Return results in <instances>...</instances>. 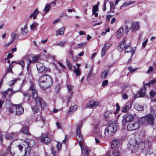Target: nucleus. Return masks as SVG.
I'll use <instances>...</instances> for the list:
<instances>
[{"instance_id": "nucleus-47", "label": "nucleus", "mask_w": 156, "mask_h": 156, "mask_svg": "<svg viewBox=\"0 0 156 156\" xmlns=\"http://www.w3.org/2000/svg\"><path fill=\"white\" fill-rule=\"evenodd\" d=\"M56 147H57V149L58 150H59L62 148V144L58 142L57 144L56 145Z\"/></svg>"}, {"instance_id": "nucleus-16", "label": "nucleus", "mask_w": 156, "mask_h": 156, "mask_svg": "<svg viewBox=\"0 0 156 156\" xmlns=\"http://www.w3.org/2000/svg\"><path fill=\"white\" fill-rule=\"evenodd\" d=\"M98 105V102L96 101H90L87 104V106L92 109L95 108Z\"/></svg>"}, {"instance_id": "nucleus-62", "label": "nucleus", "mask_w": 156, "mask_h": 156, "mask_svg": "<svg viewBox=\"0 0 156 156\" xmlns=\"http://www.w3.org/2000/svg\"><path fill=\"white\" fill-rule=\"evenodd\" d=\"M116 21L115 19L114 18H112L111 19V23L112 24H113Z\"/></svg>"}, {"instance_id": "nucleus-44", "label": "nucleus", "mask_w": 156, "mask_h": 156, "mask_svg": "<svg viewBox=\"0 0 156 156\" xmlns=\"http://www.w3.org/2000/svg\"><path fill=\"white\" fill-rule=\"evenodd\" d=\"M111 46V44L109 43H107L103 47V48H104L105 50H107Z\"/></svg>"}, {"instance_id": "nucleus-8", "label": "nucleus", "mask_w": 156, "mask_h": 156, "mask_svg": "<svg viewBox=\"0 0 156 156\" xmlns=\"http://www.w3.org/2000/svg\"><path fill=\"white\" fill-rule=\"evenodd\" d=\"M155 118L156 114H150L143 118L142 121L144 123H148L152 125L154 124Z\"/></svg>"}, {"instance_id": "nucleus-24", "label": "nucleus", "mask_w": 156, "mask_h": 156, "mask_svg": "<svg viewBox=\"0 0 156 156\" xmlns=\"http://www.w3.org/2000/svg\"><path fill=\"white\" fill-rule=\"evenodd\" d=\"M21 132L27 135H30L28 131V128L27 126L23 127L21 130Z\"/></svg>"}, {"instance_id": "nucleus-9", "label": "nucleus", "mask_w": 156, "mask_h": 156, "mask_svg": "<svg viewBox=\"0 0 156 156\" xmlns=\"http://www.w3.org/2000/svg\"><path fill=\"white\" fill-rule=\"evenodd\" d=\"M39 56H35L34 54H30L26 56L24 59L28 61L27 63V68L28 69L30 66V64L33 62H36L39 59Z\"/></svg>"}, {"instance_id": "nucleus-29", "label": "nucleus", "mask_w": 156, "mask_h": 156, "mask_svg": "<svg viewBox=\"0 0 156 156\" xmlns=\"http://www.w3.org/2000/svg\"><path fill=\"white\" fill-rule=\"evenodd\" d=\"M131 105H127L125 107L123 108L122 109V111L123 112H127L131 108Z\"/></svg>"}, {"instance_id": "nucleus-14", "label": "nucleus", "mask_w": 156, "mask_h": 156, "mask_svg": "<svg viewBox=\"0 0 156 156\" xmlns=\"http://www.w3.org/2000/svg\"><path fill=\"white\" fill-rule=\"evenodd\" d=\"M17 134L16 133H8L5 135L6 139L9 140H16L17 138Z\"/></svg>"}, {"instance_id": "nucleus-64", "label": "nucleus", "mask_w": 156, "mask_h": 156, "mask_svg": "<svg viewBox=\"0 0 156 156\" xmlns=\"http://www.w3.org/2000/svg\"><path fill=\"white\" fill-rule=\"evenodd\" d=\"M79 33L80 35H85V32L82 30L79 31Z\"/></svg>"}, {"instance_id": "nucleus-28", "label": "nucleus", "mask_w": 156, "mask_h": 156, "mask_svg": "<svg viewBox=\"0 0 156 156\" xmlns=\"http://www.w3.org/2000/svg\"><path fill=\"white\" fill-rule=\"evenodd\" d=\"M135 2L134 1L132 2L130 1L129 2H125L120 7V9H122V8L123 7H125L128 5H130L131 4L135 3Z\"/></svg>"}, {"instance_id": "nucleus-13", "label": "nucleus", "mask_w": 156, "mask_h": 156, "mask_svg": "<svg viewBox=\"0 0 156 156\" xmlns=\"http://www.w3.org/2000/svg\"><path fill=\"white\" fill-rule=\"evenodd\" d=\"M16 114L18 115H20L23 114L24 112L23 108L20 105H16Z\"/></svg>"}, {"instance_id": "nucleus-46", "label": "nucleus", "mask_w": 156, "mask_h": 156, "mask_svg": "<svg viewBox=\"0 0 156 156\" xmlns=\"http://www.w3.org/2000/svg\"><path fill=\"white\" fill-rule=\"evenodd\" d=\"M16 105H13L9 108V112L11 113H12L14 112V110L16 109Z\"/></svg>"}, {"instance_id": "nucleus-51", "label": "nucleus", "mask_w": 156, "mask_h": 156, "mask_svg": "<svg viewBox=\"0 0 156 156\" xmlns=\"http://www.w3.org/2000/svg\"><path fill=\"white\" fill-rule=\"evenodd\" d=\"M52 154L53 156H58L57 154L56 153L55 151L54 150V148H51Z\"/></svg>"}, {"instance_id": "nucleus-63", "label": "nucleus", "mask_w": 156, "mask_h": 156, "mask_svg": "<svg viewBox=\"0 0 156 156\" xmlns=\"http://www.w3.org/2000/svg\"><path fill=\"white\" fill-rule=\"evenodd\" d=\"M69 54L72 56V58H73V51L70 50L69 51Z\"/></svg>"}, {"instance_id": "nucleus-56", "label": "nucleus", "mask_w": 156, "mask_h": 156, "mask_svg": "<svg viewBox=\"0 0 156 156\" xmlns=\"http://www.w3.org/2000/svg\"><path fill=\"white\" fill-rule=\"evenodd\" d=\"M153 70V68L152 66H150L149 69L147 72V73H149L151 72Z\"/></svg>"}, {"instance_id": "nucleus-45", "label": "nucleus", "mask_w": 156, "mask_h": 156, "mask_svg": "<svg viewBox=\"0 0 156 156\" xmlns=\"http://www.w3.org/2000/svg\"><path fill=\"white\" fill-rule=\"evenodd\" d=\"M74 72L77 76H79L80 75V72L78 69H75L74 70Z\"/></svg>"}, {"instance_id": "nucleus-43", "label": "nucleus", "mask_w": 156, "mask_h": 156, "mask_svg": "<svg viewBox=\"0 0 156 156\" xmlns=\"http://www.w3.org/2000/svg\"><path fill=\"white\" fill-rule=\"evenodd\" d=\"M154 154H153V152L150 151H147L146 154V156H154Z\"/></svg>"}, {"instance_id": "nucleus-1", "label": "nucleus", "mask_w": 156, "mask_h": 156, "mask_svg": "<svg viewBox=\"0 0 156 156\" xmlns=\"http://www.w3.org/2000/svg\"><path fill=\"white\" fill-rule=\"evenodd\" d=\"M35 143V141L32 139H28L26 141L22 140L21 142L22 145H19L17 146L20 152V154L18 156H27L30 153V148L34 145Z\"/></svg>"}, {"instance_id": "nucleus-30", "label": "nucleus", "mask_w": 156, "mask_h": 156, "mask_svg": "<svg viewBox=\"0 0 156 156\" xmlns=\"http://www.w3.org/2000/svg\"><path fill=\"white\" fill-rule=\"evenodd\" d=\"M38 26V24L37 23L35 22H34L30 26V30L33 31H34Z\"/></svg>"}, {"instance_id": "nucleus-2", "label": "nucleus", "mask_w": 156, "mask_h": 156, "mask_svg": "<svg viewBox=\"0 0 156 156\" xmlns=\"http://www.w3.org/2000/svg\"><path fill=\"white\" fill-rule=\"evenodd\" d=\"M82 126V124H81L78 125L77 126L76 131L77 138L79 145L81 147L82 153L83 154H84L85 156H88L90 155L89 152L90 150L88 147L85 145L84 142L82 140L80 132V128Z\"/></svg>"}, {"instance_id": "nucleus-7", "label": "nucleus", "mask_w": 156, "mask_h": 156, "mask_svg": "<svg viewBox=\"0 0 156 156\" xmlns=\"http://www.w3.org/2000/svg\"><path fill=\"white\" fill-rule=\"evenodd\" d=\"M117 129V126L115 124H111L106 128L104 134L106 136H112L116 131Z\"/></svg>"}, {"instance_id": "nucleus-3", "label": "nucleus", "mask_w": 156, "mask_h": 156, "mask_svg": "<svg viewBox=\"0 0 156 156\" xmlns=\"http://www.w3.org/2000/svg\"><path fill=\"white\" fill-rule=\"evenodd\" d=\"M29 91H32L33 97L35 101L36 105H39L41 108H43L46 106V104L43 100L38 97L37 91L35 89V87L33 85L30 87Z\"/></svg>"}, {"instance_id": "nucleus-12", "label": "nucleus", "mask_w": 156, "mask_h": 156, "mask_svg": "<svg viewBox=\"0 0 156 156\" xmlns=\"http://www.w3.org/2000/svg\"><path fill=\"white\" fill-rule=\"evenodd\" d=\"M67 89L69 94H70L67 98L68 101H69L72 97L74 87L72 85L69 84L67 85Z\"/></svg>"}, {"instance_id": "nucleus-21", "label": "nucleus", "mask_w": 156, "mask_h": 156, "mask_svg": "<svg viewBox=\"0 0 156 156\" xmlns=\"http://www.w3.org/2000/svg\"><path fill=\"white\" fill-rule=\"evenodd\" d=\"M124 30L122 28H120L117 33V38H119L123 35Z\"/></svg>"}, {"instance_id": "nucleus-15", "label": "nucleus", "mask_w": 156, "mask_h": 156, "mask_svg": "<svg viewBox=\"0 0 156 156\" xmlns=\"http://www.w3.org/2000/svg\"><path fill=\"white\" fill-rule=\"evenodd\" d=\"M36 66L39 73H42L45 69V67L43 64L39 62H37Z\"/></svg>"}, {"instance_id": "nucleus-55", "label": "nucleus", "mask_w": 156, "mask_h": 156, "mask_svg": "<svg viewBox=\"0 0 156 156\" xmlns=\"http://www.w3.org/2000/svg\"><path fill=\"white\" fill-rule=\"evenodd\" d=\"M108 83V80H104L102 84V86H104L107 85Z\"/></svg>"}, {"instance_id": "nucleus-11", "label": "nucleus", "mask_w": 156, "mask_h": 156, "mask_svg": "<svg viewBox=\"0 0 156 156\" xmlns=\"http://www.w3.org/2000/svg\"><path fill=\"white\" fill-rule=\"evenodd\" d=\"M140 126V123L137 122L130 123L127 125V129L129 131H134L138 129Z\"/></svg>"}, {"instance_id": "nucleus-35", "label": "nucleus", "mask_w": 156, "mask_h": 156, "mask_svg": "<svg viewBox=\"0 0 156 156\" xmlns=\"http://www.w3.org/2000/svg\"><path fill=\"white\" fill-rule=\"evenodd\" d=\"M113 113V112L112 111H107L104 114V117L105 118H107L109 117V115Z\"/></svg>"}, {"instance_id": "nucleus-48", "label": "nucleus", "mask_w": 156, "mask_h": 156, "mask_svg": "<svg viewBox=\"0 0 156 156\" xmlns=\"http://www.w3.org/2000/svg\"><path fill=\"white\" fill-rule=\"evenodd\" d=\"M156 94V92L155 91H154L153 90H151L150 93V94L151 97H154Z\"/></svg>"}, {"instance_id": "nucleus-17", "label": "nucleus", "mask_w": 156, "mask_h": 156, "mask_svg": "<svg viewBox=\"0 0 156 156\" xmlns=\"http://www.w3.org/2000/svg\"><path fill=\"white\" fill-rule=\"evenodd\" d=\"M126 41V38H124L122 41L120 42L118 47V49L119 51H122L126 45L125 42Z\"/></svg>"}, {"instance_id": "nucleus-40", "label": "nucleus", "mask_w": 156, "mask_h": 156, "mask_svg": "<svg viewBox=\"0 0 156 156\" xmlns=\"http://www.w3.org/2000/svg\"><path fill=\"white\" fill-rule=\"evenodd\" d=\"M12 66H11V64H10L9 66V68H7L6 69V71L8 73H13V72L12 70Z\"/></svg>"}, {"instance_id": "nucleus-18", "label": "nucleus", "mask_w": 156, "mask_h": 156, "mask_svg": "<svg viewBox=\"0 0 156 156\" xmlns=\"http://www.w3.org/2000/svg\"><path fill=\"white\" fill-rule=\"evenodd\" d=\"M21 32L20 33V35H22L26 34L28 32L27 25L25 24L23 28H21Z\"/></svg>"}, {"instance_id": "nucleus-20", "label": "nucleus", "mask_w": 156, "mask_h": 156, "mask_svg": "<svg viewBox=\"0 0 156 156\" xmlns=\"http://www.w3.org/2000/svg\"><path fill=\"white\" fill-rule=\"evenodd\" d=\"M12 37V42H13L15 39L18 37V35L17 34V30L14 31L11 34Z\"/></svg>"}, {"instance_id": "nucleus-34", "label": "nucleus", "mask_w": 156, "mask_h": 156, "mask_svg": "<svg viewBox=\"0 0 156 156\" xmlns=\"http://www.w3.org/2000/svg\"><path fill=\"white\" fill-rule=\"evenodd\" d=\"M40 108L39 106L36 105L32 108V110L34 113H35L39 112Z\"/></svg>"}, {"instance_id": "nucleus-25", "label": "nucleus", "mask_w": 156, "mask_h": 156, "mask_svg": "<svg viewBox=\"0 0 156 156\" xmlns=\"http://www.w3.org/2000/svg\"><path fill=\"white\" fill-rule=\"evenodd\" d=\"M145 90L146 88L145 87H144L141 89V90L139 91L138 93V94L139 95V97H143L145 96Z\"/></svg>"}, {"instance_id": "nucleus-57", "label": "nucleus", "mask_w": 156, "mask_h": 156, "mask_svg": "<svg viewBox=\"0 0 156 156\" xmlns=\"http://www.w3.org/2000/svg\"><path fill=\"white\" fill-rule=\"evenodd\" d=\"M147 40L146 41H144V42H143V43H142V47H143V48H144L146 46V45L147 44Z\"/></svg>"}, {"instance_id": "nucleus-4", "label": "nucleus", "mask_w": 156, "mask_h": 156, "mask_svg": "<svg viewBox=\"0 0 156 156\" xmlns=\"http://www.w3.org/2000/svg\"><path fill=\"white\" fill-rule=\"evenodd\" d=\"M145 147V143L142 142H138L136 141L134 144L131 145V142L127 144V147L129 149L131 150V152L135 153L136 152L141 151Z\"/></svg>"}, {"instance_id": "nucleus-33", "label": "nucleus", "mask_w": 156, "mask_h": 156, "mask_svg": "<svg viewBox=\"0 0 156 156\" xmlns=\"http://www.w3.org/2000/svg\"><path fill=\"white\" fill-rule=\"evenodd\" d=\"M64 27H62L58 31H56V33L57 34L63 35L64 33Z\"/></svg>"}, {"instance_id": "nucleus-61", "label": "nucleus", "mask_w": 156, "mask_h": 156, "mask_svg": "<svg viewBox=\"0 0 156 156\" xmlns=\"http://www.w3.org/2000/svg\"><path fill=\"white\" fill-rule=\"evenodd\" d=\"M155 83H156V79L151 80L150 82V83L152 84H153Z\"/></svg>"}, {"instance_id": "nucleus-23", "label": "nucleus", "mask_w": 156, "mask_h": 156, "mask_svg": "<svg viewBox=\"0 0 156 156\" xmlns=\"http://www.w3.org/2000/svg\"><path fill=\"white\" fill-rule=\"evenodd\" d=\"M77 107V106L76 105L71 107L68 111V113L69 114H71L73 113L76 110Z\"/></svg>"}, {"instance_id": "nucleus-36", "label": "nucleus", "mask_w": 156, "mask_h": 156, "mask_svg": "<svg viewBox=\"0 0 156 156\" xmlns=\"http://www.w3.org/2000/svg\"><path fill=\"white\" fill-rule=\"evenodd\" d=\"M66 41H62L60 42L59 43L57 44V46H60L61 47H64L66 44Z\"/></svg>"}, {"instance_id": "nucleus-49", "label": "nucleus", "mask_w": 156, "mask_h": 156, "mask_svg": "<svg viewBox=\"0 0 156 156\" xmlns=\"http://www.w3.org/2000/svg\"><path fill=\"white\" fill-rule=\"evenodd\" d=\"M116 106L117 107V108L116 111L114 112V114H116L120 109V106L118 103L116 104Z\"/></svg>"}, {"instance_id": "nucleus-54", "label": "nucleus", "mask_w": 156, "mask_h": 156, "mask_svg": "<svg viewBox=\"0 0 156 156\" xmlns=\"http://www.w3.org/2000/svg\"><path fill=\"white\" fill-rule=\"evenodd\" d=\"M122 98L124 99H127L128 98V96L126 94H123L122 95Z\"/></svg>"}, {"instance_id": "nucleus-26", "label": "nucleus", "mask_w": 156, "mask_h": 156, "mask_svg": "<svg viewBox=\"0 0 156 156\" xmlns=\"http://www.w3.org/2000/svg\"><path fill=\"white\" fill-rule=\"evenodd\" d=\"M109 74V73L107 70L104 71L101 74V78L103 79H105Z\"/></svg>"}, {"instance_id": "nucleus-59", "label": "nucleus", "mask_w": 156, "mask_h": 156, "mask_svg": "<svg viewBox=\"0 0 156 156\" xmlns=\"http://www.w3.org/2000/svg\"><path fill=\"white\" fill-rule=\"evenodd\" d=\"M24 97L28 98V99L30 97V95L28 94L24 93Z\"/></svg>"}, {"instance_id": "nucleus-22", "label": "nucleus", "mask_w": 156, "mask_h": 156, "mask_svg": "<svg viewBox=\"0 0 156 156\" xmlns=\"http://www.w3.org/2000/svg\"><path fill=\"white\" fill-rule=\"evenodd\" d=\"M119 143L120 142L119 140H118L116 139L113 140L112 142V147L113 148H115L117 146Z\"/></svg>"}, {"instance_id": "nucleus-53", "label": "nucleus", "mask_w": 156, "mask_h": 156, "mask_svg": "<svg viewBox=\"0 0 156 156\" xmlns=\"http://www.w3.org/2000/svg\"><path fill=\"white\" fill-rule=\"evenodd\" d=\"M106 50L102 48L101 51V55L102 56H103L105 55Z\"/></svg>"}, {"instance_id": "nucleus-19", "label": "nucleus", "mask_w": 156, "mask_h": 156, "mask_svg": "<svg viewBox=\"0 0 156 156\" xmlns=\"http://www.w3.org/2000/svg\"><path fill=\"white\" fill-rule=\"evenodd\" d=\"M39 12L38 9H36L33 13H32L30 16V18H33L34 20L35 19Z\"/></svg>"}, {"instance_id": "nucleus-6", "label": "nucleus", "mask_w": 156, "mask_h": 156, "mask_svg": "<svg viewBox=\"0 0 156 156\" xmlns=\"http://www.w3.org/2000/svg\"><path fill=\"white\" fill-rule=\"evenodd\" d=\"M125 27L127 33L129 30H131L132 31H133L137 30L139 28V25L137 22L132 23L129 22H126L125 23Z\"/></svg>"}, {"instance_id": "nucleus-5", "label": "nucleus", "mask_w": 156, "mask_h": 156, "mask_svg": "<svg viewBox=\"0 0 156 156\" xmlns=\"http://www.w3.org/2000/svg\"><path fill=\"white\" fill-rule=\"evenodd\" d=\"M39 80L41 83H45L44 86L43 88L44 90L49 88L52 84V79L47 74L42 76Z\"/></svg>"}, {"instance_id": "nucleus-32", "label": "nucleus", "mask_w": 156, "mask_h": 156, "mask_svg": "<svg viewBox=\"0 0 156 156\" xmlns=\"http://www.w3.org/2000/svg\"><path fill=\"white\" fill-rule=\"evenodd\" d=\"M50 141V139L47 136H45L42 138V142L45 143H48Z\"/></svg>"}, {"instance_id": "nucleus-42", "label": "nucleus", "mask_w": 156, "mask_h": 156, "mask_svg": "<svg viewBox=\"0 0 156 156\" xmlns=\"http://www.w3.org/2000/svg\"><path fill=\"white\" fill-rule=\"evenodd\" d=\"M50 5L47 4L45 5L44 8V10L47 12H48L50 10Z\"/></svg>"}, {"instance_id": "nucleus-60", "label": "nucleus", "mask_w": 156, "mask_h": 156, "mask_svg": "<svg viewBox=\"0 0 156 156\" xmlns=\"http://www.w3.org/2000/svg\"><path fill=\"white\" fill-rule=\"evenodd\" d=\"M73 60L75 62H76L78 60L79 58L77 56H75L74 57L73 56Z\"/></svg>"}, {"instance_id": "nucleus-37", "label": "nucleus", "mask_w": 156, "mask_h": 156, "mask_svg": "<svg viewBox=\"0 0 156 156\" xmlns=\"http://www.w3.org/2000/svg\"><path fill=\"white\" fill-rule=\"evenodd\" d=\"M113 156H120V153L119 151L116 150L113 151Z\"/></svg>"}, {"instance_id": "nucleus-50", "label": "nucleus", "mask_w": 156, "mask_h": 156, "mask_svg": "<svg viewBox=\"0 0 156 156\" xmlns=\"http://www.w3.org/2000/svg\"><path fill=\"white\" fill-rule=\"evenodd\" d=\"M48 58L49 59H51L54 61L55 60V57L54 55L52 56L50 55H48Z\"/></svg>"}, {"instance_id": "nucleus-58", "label": "nucleus", "mask_w": 156, "mask_h": 156, "mask_svg": "<svg viewBox=\"0 0 156 156\" xmlns=\"http://www.w3.org/2000/svg\"><path fill=\"white\" fill-rule=\"evenodd\" d=\"M112 16V15H108L106 17L107 21V22L109 21L110 18Z\"/></svg>"}, {"instance_id": "nucleus-39", "label": "nucleus", "mask_w": 156, "mask_h": 156, "mask_svg": "<svg viewBox=\"0 0 156 156\" xmlns=\"http://www.w3.org/2000/svg\"><path fill=\"white\" fill-rule=\"evenodd\" d=\"M125 51L127 52H131V54L134 51H132V49L129 46H126L125 48Z\"/></svg>"}, {"instance_id": "nucleus-38", "label": "nucleus", "mask_w": 156, "mask_h": 156, "mask_svg": "<svg viewBox=\"0 0 156 156\" xmlns=\"http://www.w3.org/2000/svg\"><path fill=\"white\" fill-rule=\"evenodd\" d=\"M20 80L19 78L14 79V80L11 81L9 83V85L10 86H12L16 81Z\"/></svg>"}, {"instance_id": "nucleus-52", "label": "nucleus", "mask_w": 156, "mask_h": 156, "mask_svg": "<svg viewBox=\"0 0 156 156\" xmlns=\"http://www.w3.org/2000/svg\"><path fill=\"white\" fill-rule=\"evenodd\" d=\"M17 64L20 65L23 68L24 67L25 64L24 63V62L23 61H22L18 62Z\"/></svg>"}, {"instance_id": "nucleus-27", "label": "nucleus", "mask_w": 156, "mask_h": 156, "mask_svg": "<svg viewBox=\"0 0 156 156\" xmlns=\"http://www.w3.org/2000/svg\"><path fill=\"white\" fill-rule=\"evenodd\" d=\"M135 108L138 111H142L144 110V107L141 105L136 104L135 106Z\"/></svg>"}, {"instance_id": "nucleus-41", "label": "nucleus", "mask_w": 156, "mask_h": 156, "mask_svg": "<svg viewBox=\"0 0 156 156\" xmlns=\"http://www.w3.org/2000/svg\"><path fill=\"white\" fill-rule=\"evenodd\" d=\"M98 10V6L97 5H94L93 7L92 10L93 14H94V12H96Z\"/></svg>"}, {"instance_id": "nucleus-31", "label": "nucleus", "mask_w": 156, "mask_h": 156, "mask_svg": "<svg viewBox=\"0 0 156 156\" xmlns=\"http://www.w3.org/2000/svg\"><path fill=\"white\" fill-rule=\"evenodd\" d=\"M9 91H10L11 92V93L10 94V96H11L14 93V92L12 91L11 89H9L7 91H5L3 92V97L4 98H5L6 96L8 94Z\"/></svg>"}, {"instance_id": "nucleus-10", "label": "nucleus", "mask_w": 156, "mask_h": 156, "mask_svg": "<svg viewBox=\"0 0 156 156\" xmlns=\"http://www.w3.org/2000/svg\"><path fill=\"white\" fill-rule=\"evenodd\" d=\"M134 119V116L132 114H126L123 116L122 123L123 125H125L127 122L133 121Z\"/></svg>"}]
</instances>
